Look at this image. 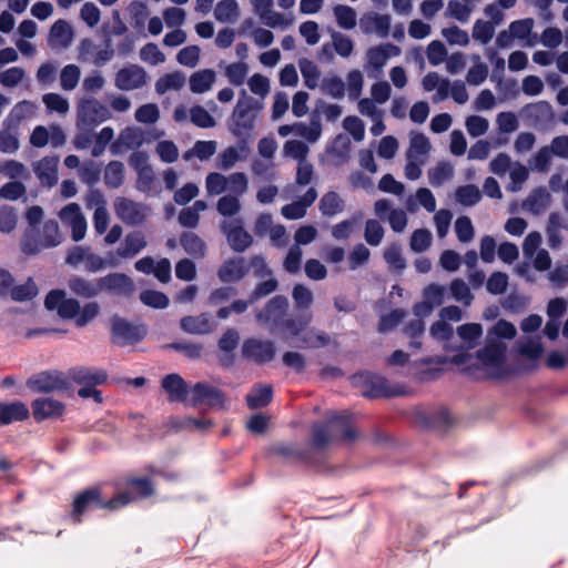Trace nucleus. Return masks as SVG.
Instances as JSON below:
<instances>
[{"instance_id":"e2e57ef3","label":"nucleus","mask_w":568,"mask_h":568,"mask_svg":"<svg viewBox=\"0 0 568 568\" xmlns=\"http://www.w3.org/2000/svg\"><path fill=\"white\" fill-rule=\"evenodd\" d=\"M495 27L489 21L477 20L473 28V38L487 44L494 37Z\"/></svg>"},{"instance_id":"dca6fc26","label":"nucleus","mask_w":568,"mask_h":568,"mask_svg":"<svg viewBox=\"0 0 568 568\" xmlns=\"http://www.w3.org/2000/svg\"><path fill=\"white\" fill-rule=\"evenodd\" d=\"M248 274L245 257L235 256L226 258L217 268L216 275L221 283L232 284L241 282Z\"/></svg>"},{"instance_id":"8fccbe9b","label":"nucleus","mask_w":568,"mask_h":568,"mask_svg":"<svg viewBox=\"0 0 568 568\" xmlns=\"http://www.w3.org/2000/svg\"><path fill=\"white\" fill-rule=\"evenodd\" d=\"M41 237L47 248L54 247L61 243V234L59 231V224L54 220H48L44 222Z\"/></svg>"},{"instance_id":"6e6d98bb","label":"nucleus","mask_w":568,"mask_h":568,"mask_svg":"<svg viewBox=\"0 0 568 568\" xmlns=\"http://www.w3.org/2000/svg\"><path fill=\"white\" fill-rule=\"evenodd\" d=\"M247 72L248 65L243 61L231 63L225 69V75L233 85L243 84Z\"/></svg>"},{"instance_id":"72a5a7b5","label":"nucleus","mask_w":568,"mask_h":568,"mask_svg":"<svg viewBox=\"0 0 568 568\" xmlns=\"http://www.w3.org/2000/svg\"><path fill=\"white\" fill-rule=\"evenodd\" d=\"M21 251L27 255H36L47 248L42 241L41 233L37 227H27L20 242Z\"/></svg>"},{"instance_id":"f257e3e1","label":"nucleus","mask_w":568,"mask_h":568,"mask_svg":"<svg viewBox=\"0 0 568 568\" xmlns=\"http://www.w3.org/2000/svg\"><path fill=\"white\" fill-rule=\"evenodd\" d=\"M357 437L351 414L334 413L311 427V446L316 450H323L329 444L353 443Z\"/></svg>"},{"instance_id":"5701e85b","label":"nucleus","mask_w":568,"mask_h":568,"mask_svg":"<svg viewBox=\"0 0 568 568\" xmlns=\"http://www.w3.org/2000/svg\"><path fill=\"white\" fill-rule=\"evenodd\" d=\"M58 164L57 156H44L34 163L33 170L41 184L52 187L58 182Z\"/></svg>"},{"instance_id":"b1692460","label":"nucleus","mask_w":568,"mask_h":568,"mask_svg":"<svg viewBox=\"0 0 568 568\" xmlns=\"http://www.w3.org/2000/svg\"><path fill=\"white\" fill-rule=\"evenodd\" d=\"M68 287L72 294L82 298H93L101 294L99 278L88 280L74 275L68 280Z\"/></svg>"},{"instance_id":"f3484780","label":"nucleus","mask_w":568,"mask_h":568,"mask_svg":"<svg viewBox=\"0 0 568 568\" xmlns=\"http://www.w3.org/2000/svg\"><path fill=\"white\" fill-rule=\"evenodd\" d=\"M100 293L106 292L120 296H130L134 292L133 280L124 273H109L99 277Z\"/></svg>"},{"instance_id":"49530a36","label":"nucleus","mask_w":568,"mask_h":568,"mask_svg":"<svg viewBox=\"0 0 568 568\" xmlns=\"http://www.w3.org/2000/svg\"><path fill=\"white\" fill-rule=\"evenodd\" d=\"M141 302L150 307L163 310L168 307L170 300L169 297L160 291L155 290H144L140 293Z\"/></svg>"},{"instance_id":"ea45409f","label":"nucleus","mask_w":568,"mask_h":568,"mask_svg":"<svg viewBox=\"0 0 568 568\" xmlns=\"http://www.w3.org/2000/svg\"><path fill=\"white\" fill-rule=\"evenodd\" d=\"M295 133L304 138L307 142H316L322 133V124L318 116L313 114L310 125L302 122L295 123Z\"/></svg>"},{"instance_id":"f8f14e48","label":"nucleus","mask_w":568,"mask_h":568,"mask_svg":"<svg viewBox=\"0 0 568 568\" xmlns=\"http://www.w3.org/2000/svg\"><path fill=\"white\" fill-rule=\"evenodd\" d=\"M241 355L245 361L255 365H265L276 356L275 343L271 339L247 337L242 343Z\"/></svg>"},{"instance_id":"0e129e2a","label":"nucleus","mask_w":568,"mask_h":568,"mask_svg":"<svg viewBox=\"0 0 568 568\" xmlns=\"http://www.w3.org/2000/svg\"><path fill=\"white\" fill-rule=\"evenodd\" d=\"M452 175V166L446 162L438 163L428 171V179L432 185H442L445 181L449 180Z\"/></svg>"},{"instance_id":"680f3d73","label":"nucleus","mask_w":568,"mask_h":568,"mask_svg":"<svg viewBox=\"0 0 568 568\" xmlns=\"http://www.w3.org/2000/svg\"><path fill=\"white\" fill-rule=\"evenodd\" d=\"M140 58L151 65H156L165 61L164 53L153 42L146 43L141 48Z\"/></svg>"},{"instance_id":"5fc2aeb1","label":"nucleus","mask_w":568,"mask_h":568,"mask_svg":"<svg viewBox=\"0 0 568 568\" xmlns=\"http://www.w3.org/2000/svg\"><path fill=\"white\" fill-rule=\"evenodd\" d=\"M384 260L390 267L402 272L406 267V262L402 255V247L398 243H392L384 251Z\"/></svg>"},{"instance_id":"774afa93","label":"nucleus","mask_w":568,"mask_h":568,"mask_svg":"<svg viewBox=\"0 0 568 568\" xmlns=\"http://www.w3.org/2000/svg\"><path fill=\"white\" fill-rule=\"evenodd\" d=\"M100 313V306L97 302L85 303L84 306L79 311L75 320L78 327H84L91 323Z\"/></svg>"},{"instance_id":"412c9836","label":"nucleus","mask_w":568,"mask_h":568,"mask_svg":"<svg viewBox=\"0 0 568 568\" xmlns=\"http://www.w3.org/2000/svg\"><path fill=\"white\" fill-rule=\"evenodd\" d=\"M60 217L71 226L72 240L81 241L87 232V221L77 203H69L60 211Z\"/></svg>"},{"instance_id":"0eeeda50","label":"nucleus","mask_w":568,"mask_h":568,"mask_svg":"<svg viewBox=\"0 0 568 568\" xmlns=\"http://www.w3.org/2000/svg\"><path fill=\"white\" fill-rule=\"evenodd\" d=\"M353 382L355 385L362 387V395L367 398H390L400 396L404 394L403 386L389 385L386 377L363 372L353 375Z\"/></svg>"},{"instance_id":"c85d7f7f","label":"nucleus","mask_w":568,"mask_h":568,"mask_svg":"<svg viewBox=\"0 0 568 568\" xmlns=\"http://www.w3.org/2000/svg\"><path fill=\"white\" fill-rule=\"evenodd\" d=\"M181 328L190 334H209L213 332L214 326L211 317L207 313H201L200 315L192 316L187 315L181 318Z\"/></svg>"},{"instance_id":"9b49d317","label":"nucleus","mask_w":568,"mask_h":568,"mask_svg":"<svg viewBox=\"0 0 568 568\" xmlns=\"http://www.w3.org/2000/svg\"><path fill=\"white\" fill-rule=\"evenodd\" d=\"M26 386L32 393H52L55 390H67L70 388V382L67 374L58 369H48L30 376Z\"/></svg>"},{"instance_id":"a19ab883","label":"nucleus","mask_w":568,"mask_h":568,"mask_svg":"<svg viewBox=\"0 0 568 568\" xmlns=\"http://www.w3.org/2000/svg\"><path fill=\"white\" fill-rule=\"evenodd\" d=\"M298 65L302 77L304 79L305 87L308 88L310 90L316 89L321 75L317 65L306 58L301 59L298 61Z\"/></svg>"},{"instance_id":"f704fd0d","label":"nucleus","mask_w":568,"mask_h":568,"mask_svg":"<svg viewBox=\"0 0 568 568\" xmlns=\"http://www.w3.org/2000/svg\"><path fill=\"white\" fill-rule=\"evenodd\" d=\"M550 202V194L545 187H537L524 201V207L538 214L544 211Z\"/></svg>"},{"instance_id":"2f4dec72","label":"nucleus","mask_w":568,"mask_h":568,"mask_svg":"<svg viewBox=\"0 0 568 568\" xmlns=\"http://www.w3.org/2000/svg\"><path fill=\"white\" fill-rule=\"evenodd\" d=\"M73 39V32L70 24L63 20H57L49 32V43L53 45H60L62 48H68Z\"/></svg>"},{"instance_id":"4be33fe9","label":"nucleus","mask_w":568,"mask_h":568,"mask_svg":"<svg viewBox=\"0 0 568 568\" xmlns=\"http://www.w3.org/2000/svg\"><path fill=\"white\" fill-rule=\"evenodd\" d=\"M114 209L118 217L126 225H139L145 219L141 205L126 197H118Z\"/></svg>"},{"instance_id":"393cba45","label":"nucleus","mask_w":568,"mask_h":568,"mask_svg":"<svg viewBox=\"0 0 568 568\" xmlns=\"http://www.w3.org/2000/svg\"><path fill=\"white\" fill-rule=\"evenodd\" d=\"M30 417L27 405L20 400L12 403L0 402V426L9 425L13 422H23Z\"/></svg>"},{"instance_id":"473e14b6","label":"nucleus","mask_w":568,"mask_h":568,"mask_svg":"<svg viewBox=\"0 0 568 568\" xmlns=\"http://www.w3.org/2000/svg\"><path fill=\"white\" fill-rule=\"evenodd\" d=\"M226 237L231 248L236 253H243L253 243L252 235L242 225L231 226Z\"/></svg>"},{"instance_id":"9d476101","label":"nucleus","mask_w":568,"mask_h":568,"mask_svg":"<svg viewBox=\"0 0 568 568\" xmlns=\"http://www.w3.org/2000/svg\"><path fill=\"white\" fill-rule=\"evenodd\" d=\"M224 392L207 382H197L190 388L187 405L191 407L206 406L213 409L225 408Z\"/></svg>"},{"instance_id":"423d86ee","label":"nucleus","mask_w":568,"mask_h":568,"mask_svg":"<svg viewBox=\"0 0 568 568\" xmlns=\"http://www.w3.org/2000/svg\"><path fill=\"white\" fill-rule=\"evenodd\" d=\"M261 106L253 98L239 100L232 114L230 131L241 142L246 143L255 126L256 111Z\"/></svg>"},{"instance_id":"c9c22d12","label":"nucleus","mask_w":568,"mask_h":568,"mask_svg":"<svg viewBox=\"0 0 568 568\" xmlns=\"http://www.w3.org/2000/svg\"><path fill=\"white\" fill-rule=\"evenodd\" d=\"M345 202L337 192L325 193L320 201V211L324 216H334L344 211Z\"/></svg>"},{"instance_id":"7c9ffc66","label":"nucleus","mask_w":568,"mask_h":568,"mask_svg":"<svg viewBox=\"0 0 568 568\" xmlns=\"http://www.w3.org/2000/svg\"><path fill=\"white\" fill-rule=\"evenodd\" d=\"M180 244L193 258L200 260L206 254L205 242L192 231H185L180 235Z\"/></svg>"},{"instance_id":"052dcab7","label":"nucleus","mask_w":568,"mask_h":568,"mask_svg":"<svg viewBox=\"0 0 568 568\" xmlns=\"http://www.w3.org/2000/svg\"><path fill=\"white\" fill-rule=\"evenodd\" d=\"M116 265L118 260L113 256L104 260L100 255L89 252L85 258V270L91 273H97L106 266L115 267Z\"/></svg>"},{"instance_id":"37998d69","label":"nucleus","mask_w":568,"mask_h":568,"mask_svg":"<svg viewBox=\"0 0 568 568\" xmlns=\"http://www.w3.org/2000/svg\"><path fill=\"white\" fill-rule=\"evenodd\" d=\"M455 195L456 201L463 206H474L481 200V193L474 184L458 186Z\"/></svg>"},{"instance_id":"09e8293b","label":"nucleus","mask_w":568,"mask_h":568,"mask_svg":"<svg viewBox=\"0 0 568 568\" xmlns=\"http://www.w3.org/2000/svg\"><path fill=\"white\" fill-rule=\"evenodd\" d=\"M191 122L202 129H209L216 125L215 119L202 105H194L190 109Z\"/></svg>"},{"instance_id":"e433bc0d","label":"nucleus","mask_w":568,"mask_h":568,"mask_svg":"<svg viewBox=\"0 0 568 568\" xmlns=\"http://www.w3.org/2000/svg\"><path fill=\"white\" fill-rule=\"evenodd\" d=\"M214 81L215 72L213 70L196 71L190 77V90L193 93H204L211 89Z\"/></svg>"},{"instance_id":"4d7b16f0","label":"nucleus","mask_w":568,"mask_h":568,"mask_svg":"<svg viewBox=\"0 0 568 568\" xmlns=\"http://www.w3.org/2000/svg\"><path fill=\"white\" fill-rule=\"evenodd\" d=\"M216 210L223 216H233L241 210L240 200L236 195H224L219 199Z\"/></svg>"},{"instance_id":"c03bdc74","label":"nucleus","mask_w":568,"mask_h":568,"mask_svg":"<svg viewBox=\"0 0 568 568\" xmlns=\"http://www.w3.org/2000/svg\"><path fill=\"white\" fill-rule=\"evenodd\" d=\"M185 82V78L181 72L166 73L155 82V91L164 94L168 90H180Z\"/></svg>"},{"instance_id":"2eb2a0df","label":"nucleus","mask_w":568,"mask_h":568,"mask_svg":"<svg viewBox=\"0 0 568 568\" xmlns=\"http://www.w3.org/2000/svg\"><path fill=\"white\" fill-rule=\"evenodd\" d=\"M79 120L88 125L94 126L110 119L109 109L94 98L83 99L78 109Z\"/></svg>"},{"instance_id":"6ab92c4d","label":"nucleus","mask_w":568,"mask_h":568,"mask_svg":"<svg viewBox=\"0 0 568 568\" xmlns=\"http://www.w3.org/2000/svg\"><path fill=\"white\" fill-rule=\"evenodd\" d=\"M145 70L136 64L124 67L115 74V87L122 91H132L146 84Z\"/></svg>"},{"instance_id":"79ce46f5","label":"nucleus","mask_w":568,"mask_h":568,"mask_svg":"<svg viewBox=\"0 0 568 568\" xmlns=\"http://www.w3.org/2000/svg\"><path fill=\"white\" fill-rule=\"evenodd\" d=\"M239 13L236 0H221L217 2L214 10V17L219 22L234 21Z\"/></svg>"},{"instance_id":"4c0bfd02","label":"nucleus","mask_w":568,"mask_h":568,"mask_svg":"<svg viewBox=\"0 0 568 568\" xmlns=\"http://www.w3.org/2000/svg\"><path fill=\"white\" fill-rule=\"evenodd\" d=\"M124 182V165L121 161H111L104 169V184L109 189H118Z\"/></svg>"},{"instance_id":"6e6552de","label":"nucleus","mask_w":568,"mask_h":568,"mask_svg":"<svg viewBox=\"0 0 568 568\" xmlns=\"http://www.w3.org/2000/svg\"><path fill=\"white\" fill-rule=\"evenodd\" d=\"M148 335L145 324H133L126 318L113 315L111 318V341L118 346L135 345Z\"/></svg>"},{"instance_id":"cd10ccee","label":"nucleus","mask_w":568,"mask_h":568,"mask_svg":"<svg viewBox=\"0 0 568 568\" xmlns=\"http://www.w3.org/2000/svg\"><path fill=\"white\" fill-rule=\"evenodd\" d=\"M476 356L485 366H498L505 362L506 346L501 342H491L478 349Z\"/></svg>"},{"instance_id":"864d4df0","label":"nucleus","mask_w":568,"mask_h":568,"mask_svg":"<svg viewBox=\"0 0 568 568\" xmlns=\"http://www.w3.org/2000/svg\"><path fill=\"white\" fill-rule=\"evenodd\" d=\"M38 294L37 285L31 278L27 283L12 286L10 296L16 302H27L32 300Z\"/></svg>"},{"instance_id":"4468645a","label":"nucleus","mask_w":568,"mask_h":568,"mask_svg":"<svg viewBox=\"0 0 568 568\" xmlns=\"http://www.w3.org/2000/svg\"><path fill=\"white\" fill-rule=\"evenodd\" d=\"M65 295L63 290H51L44 298V306L49 311H57L62 318L75 321L80 303L75 298H67Z\"/></svg>"},{"instance_id":"39448f33","label":"nucleus","mask_w":568,"mask_h":568,"mask_svg":"<svg viewBox=\"0 0 568 568\" xmlns=\"http://www.w3.org/2000/svg\"><path fill=\"white\" fill-rule=\"evenodd\" d=\"M110 499H104L102 496V488L100 486L88 487L79 491L71 504L70 519L74 525L82 524L83 517L87 513L95 509H105L109 511H116L109 505Z\"/></svg>"},{"instance_id":"20e7f679","label":"nucleus","mask_w":568,"mask_h":568,"mask_svg":"<svg viewBox=\"0 0 568 568\" xmlns=\"http://www.w3.org/2000/svg\"><path fill=\"white\" fill-rule=\"evenodd\" d=\"M128 489L111 497L109 505L118 510L138 501L145 500L156 494L155 484L149 476L138 477L128 475L122 483Z\"/></svg>"},{"instance_id":"bb28decb","label":"nucleus","mask_w":568,"mask_h":568,"mask_svg":"<svg viewBox=\"0 0 568 568\" xmlns=\"http://www.w3.org/2000/svg\"><path fill=\"white\" fill-rule=\"evenodd\" d=\"M273 386L257 383L253 385L250 393L245 397L246 405L250 409H258L266 407L273 400Z\"/></svg>"},{"instance_id":"1a4fd4ad","label":"nucleus","mask_w":568,"mask_h":568,"mask_svg":"<svg viewBox=\"0 0 568 568\" xmlns=\"http://www.w3.org/2000/svg\"><path fill=\"white\" fill-rule=\"evenodd\" d=\"M292 298L294 302L295 315L290 321L291 327H296V324L301 327L302 332L313 321V313L311 307L314 302L313 292L304 284L297 283L292 288Z\"/></svg>"},{"instance_id":"f03ea898","label":"nucleus","mask_w":568,"mask_h":568,"mask_svg":"<svg viewBox=\"0 0 568 568\" xmlns=\"http://www.w3.org/2000/svg\"><path fill=\"white\" fill-rule=\"evenodd\" d=\"M288 308L290 302L285 295H274L263 307L254 311L255 321L273 334H288L292 337H297L302 329L297 324L296 327L290 326L292 317H287Z\"/></svg>"},{"instance_id":"3c124183","label":"nucleus","mask_w":568,"mask_h":568,"mask_svg":"<svg viewBox=\"0 0 568 568\" xmlns=\"http://www.w3.org/2000/svg\"><path fill=\"white\" fill-rule=\"evenodd\" d=\"M278 288V281L270 276V278L257 283L248 295V302L255 303L258 300L274 293Z\"/></svg>"},{"instance_id":"603ef678","label":"nucleus","mask_w":568,"mask_h":568,"mask_svg":"<svg viewBox=\"0 0 568 568\" xmlns=\"http://www.w3.org/2000/svg\"><path fill=\"white\" fill-rule=\"evenodd\" d=\"M80 68L75 64L65 65L60 73V84L65 91L73 90L80 80Z\"/></svg>"},{"instance_id":"c756f323","label":"nucleus","mask_w":568,"mask_h":568,"mask_svg":"<svg viewBox=\"0 0 568 568\" xmlns=\"http://www.w3.org/2000/svg\"><path fill=\"white\" fill-rule=\"evenodd\" d=\"M361 29L364 33L375 31L381 37H387L390 29V17L378 13L365 14L361 19Z\"/></svg>"},{"instance_id":"338daca9","label":"nucleus","mask_w":568,"mask_h":568,"mask_svg":"<svg viewBox=\"0 0 568 568\" xmlns=\"http://www.w3.org/2000/svg\"><path fill=\"white\" fill-rule=\"evenodd\" d=\"M302 250L298 245H292L284 258L283 266L290 274H295L301 270Z\"/></svg>"},{"instance_id":"aec40b11","label":"nucleus","mask_w":568,"mask_h":568,"mask_svg":"<svg viewBox=\"0 0 568 568\" xmlns=\"http://www.w3.org/2000/svg\"><path fill=\"white\" fill-rule=\"evenodd\" d=\"M161 387L168 394L170 403H183L187 405L190 388L184 378L178 373L165 375L161 381Z\"/></svg>"},{"instance_id":"69168bd1","label":"nucleus","mask_w":568,"mask_h":568,"mask_svg":"<svg viewBox=\"0 0 568 568\" xmlns=\"http://www.w3.org/2000/svg\"><path fill=\"white\" fill-rule=\"evenodd\" d=\"M206 191L211 195H219L227 189V178L217 172L209 173L205 179Z\"/></svg>"},{"instance_id":"7ed1b4c3","label":"nucleus","mask_w":568,"mask_h":568,"mask_svg":"<svg viewBox=\"0 0 568 568\" xmlns=\"http://www.w3.org/2000/svg\"><path fill=\"white\" fill-rule=\"evenodd\" d=\"M68 381L81 385L78 389V396L81 398H93L98 404L103 402L102 392L97 386L103 385L108 381V373L103 368L89 366H74L67 372Z\"/></svg>"},{"instance_id":"13d9d810","label":"nucleus","mask_w":568,"mask_h":568,"mask_svg":"<svg viewBox=\"0 0 568 568\" xmlns=\"http://www.w3.org/2000/svg\"><path fill=\"white\" fill-rule=\"evenodd\" d=\"M410 248L416 253L426 251L432 244V233L426 229L415 230L410 236Z\"/></svg>"},{"instance_id":"a211bd4d","label":"nucleus","mask_w":568,"mask_h":568,"mask_svg":"<svg viewBox=\"0 0 568 568\" xmlns=\"http://www.w3.org/2000/svg\"><path fill=\"white\" fill-rule=\"evenodd\" d=\"M32 416L37 423L45 419H58L63 416L65 405L53 398L39 397L31 402Z\"/></svg>"},{"instance_id":"bf43d9fd","label":"nucleus","mask_w":568,"mask_h":568,"mask_svg":"<svg viewBox=\"0 0 568 568\" xmlns=\"http://www.w3.org/2000/svg\"><path fill=\"white\" fill-rule=\"evenodd\" d=\"M383 236L384 229L381 223L377 220H367L364 232L365 241L372 246H377L381 244Z\"/></svg>"},{"instance_id":"de8ad7c7","label":"nucleus","mask_w":568,"mask_h":568,"mask_svg":"<svg viewBox=\"0 0 568 568\" xmlns=\"http://www.w3.org/2000/svg\"><path fill=\"white\" fill-rule=\"evenodd\" d=\"M334 14L341 28L351 30L356 26V12L353 8L337 4L334 7Z\"/></svg>"},{"instance_id":"ddd939ff","label":"nucleus","mask_w":568,"mask_h":568,"mask_svg":"<svg viewBox=\"0 0 568 568\" xmlns=\"http://www.w3.org/2000/svg\"><path fill=\"white\" fill-rule=\"evenodd\" d=\"M273 453L283 457L287 462L300 463L306 467H317L322 465V460L316 454V449L303 448L297 444H278L273 447Z\"/></svg>"},{"instance_id":"a18cd8bd","label":"nucleus","mask_w":568,"mask_h":568,"mask_svg":"<svg viewBox=\"0 0 568 568\" xmlns=\"http://www.w3.org/2000/svg\"><path fill=\"white\" fill-rule=\"evenodd\" d=\"M165 348L173 349L183 354L189 359H199L203 353V345L201 343L192 342H173L164 346Z\"/></svg>"},{"instance_id":"a878e982","label":"nucleus","mask_w":568,"mask_h":568,"mask_svg":"<svg viewBox=\"0 0 568 568\" xmlns=\"http://www.w3.org/2000/svg\"><path fill=\"white\" fill-rule=\"evenodd\" d=\"M148 245L141 231H133L125 235L123 243L118 247L116 254L122 258H132Z\"/></svg>"},{"instance_id":"58836bf2","label":"nucleus","mask_w":568,"mask_h":568,"mask_svg":"<svg viewBox=\"0 0 568 568\" xmlns=\"http://www.w3.org/2000/svg\"><path fill=\"white\" fill-rule=\"evenodd\" d=\"M424 301L420 302V305L426 306V310L433 311L435 306H439L444 302L445 296V287L432 283L427 285L423 291Z\"/></svg>"}]
</instances>
